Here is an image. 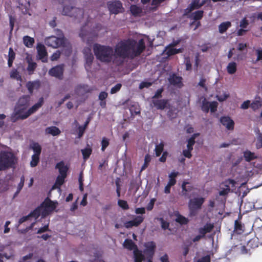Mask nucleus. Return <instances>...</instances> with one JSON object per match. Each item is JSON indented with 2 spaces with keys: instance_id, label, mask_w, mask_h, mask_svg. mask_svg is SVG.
Masks as SVG:
<instances>
[{
  "instance_id": "nucleus-1",
  "label": "nucleus",
  "mask_w": 262,
  "mask_h": 262,
  "mask_svg": "<svg viewBox=\"0 0 262 262\" xmlns=\"http://www.w3.org/2000/svg\"><path fill=\"white\" fill-rule=\"evenodd\" d=\"M146 48L144 39L137 41L132 38H128L120 41L115 47L116 56L123 59H133L139 56Z\"/></svg>"
},
{
  "instance_id": "nucleus-2",
  "label": "nucleus",
  "mask_w": 262,
  "mask_h": 262,
  "mask_svg": "<svg viewBox=\"0 0 262 262\" xmlns=\"http://www.w3.org/2000/svg\"><path fill=\"white\" fill-rule=\"evenodd\" d=\"M30 99L29 95H23L19 98L11 116V120L13 122L27 118H25V116L28 113V108L30 105Z\"/></svg>"
},
{
  "instance_id": "nucleus-3",
  "label": "nucleus",
  "mask_w": 262,
  "mask_h": 262,
  "mask_svg": "<svg viewBox=\"0 0 262 262\" xmlns=\"http://www.w3.org/2000/svg\"><path fill=\"white\" fill-rule=\"evenodd\" d=\"M93 51L97 59L103 62H111L113 56V49L108 46L95 43L93 46Z\"/></svg>"
},
{
  "instance_id": "nucleus-4",
  "label": "nucleus",
  "mask_w": 262,
  "mask_h": 262,
  "mask_svg": "<svg viewBox=\"0 0 262 262\" xmlns=\"http://www.w3.org/2000/svg\"><path fill=\"white\" fill-rule=\"evenodd\" d=\"M16 160L13 152L6 150L1 151L0 152V171H4L13 167Z\"/></svg>"
},
{
  "instance_id": "nucleus-5",
  "label": "nucleus",
  "mask_w": 262,
  "mask_h": 262,
  "mask_svg": "<svg viewBox=\"0 0 262 262\" xmlns=\"http://www.w3.org/2000/svg\"><path fill=\"white\" fill-rule=\"evenodd\" d=\"M67 1L68 2L70 6H64L62 14L77 19L82 18L84 15L83 10L74 6L75 5V0H65L63 3H66Z\"/></svg>"
},
{
  "instance_id": "nucleus-6",
  "label": "nucleus",
  "mask_w": 262,
  "mask_h": 262,
  "mask_svg": "<svg viewBox=\"0 0 262 262\" xmlns=\"http://www.w3.org/2000/svg\"><path fill=\"white\" fill-rule=\"evenodd\" d=\"M60 32L59 35H61L62 37H57L54 36H52L47 38L45 40L46 45L49 47L53 48H57L60 46H64L65 43V40L63 35V33L60 30H58Z\"/></svg>"
},
{
  "instance_id": "nucleus-7",
  "label": "nucleus",
  "mask_w": 262,
  "mask_h": 262,
  "mask_svg": "<svg viewBox=\"0 0 262 262\" xmlns=\"http://www.w3.org/2000/svg\"><path fill=\"white\" fill-rule=\"evenodd\" d=\"M204 202V199L202 197L190 199L188 204L190 215L192 216L196 215L197 211L201 208Z\"/></svg>"
},
{
  "instance_id": "nucleus-8",
  "label": "nucleus",
  "mask_w": 262,
  "mask_h": 262,
  "mask_svg": "<svg viewBox=\"0 0 262 262\" xmlns=\"http://www.w3.org/2000/svg\"><path fill=\"white\" fill-rule=\"evenodd\" d=\"M40 207L42 209L41 216L42 217H45L55 209L56 204L47 198L41 203Z\"/></svg>"
},
{
  "instance_id": "nucleus-9",
  "label": "nucleus",
  "mask_w": 262,
  "mask_h": 262,
  "mask_svg": "<svg viewBox=\"0 0 262 262\" xmlns=\"http://www.w3.org/2000/svg\"><path fill=\"white\" fill-rule=\"evenodd\" d=\"M108 10L111 14H118L124 11L122 3L119 0H114L107 2Z\"/></svg>"
},
{
  "instance_id": "nucleus-10",
  "label": "nucleus",
  "mask_w": 262,
  "mask_h": 262,
  "mask_svg": "<svg viewBox=\"0 0 262 262\" xmlns=\"http://www.w3.org/2000/svg\"><path fill=\"white\" fill-rule=\"evenodd\" d=\"M236 182L233 179H227L225 180L223 184L225 188H222L219 192V194L221 196H225L227 195L230 191V186L232 188L235 187Z\"/></svg>"
},
{
  "instance_id": "nucleus-11",
  "label": "nucleus",
  "mask_w": 262,
  "mask_h": 262,
  "mask_svg": "<svg viewBox=\"0 0 262 262\" xmlns=\"http://www.w3.org/2000/svg\"><path fill=\"white\" fill-rule=\"evenodd\" d=\"M63 65L60 64L53 67L49 71V74L59 79H62L63 76Z\"/></svg>"
},
{
  "instance_id": "nucleus-12",
  "label": "nucleus",
  "mask_w": 262,
  "mask_h": 262,
  "mask_svg": "<svg viewBox=\"0 0 262 262\" xmlns=\"http://www.w3.org/2000/svg\"><path fill=\"white\" fill-rule=\"evenodd\" d=\"M36 48L38 58L43 62H47V52L45 46L41 43H38Z\"/></svg>"
},
{
  "instance_id": "nucleus-13",
  "label": "nucleus",
  "mask_w": 262,
  "mask_h": 262,
  "mask_svg": "<svg viewBox=\"0 0 262 262\" xmlns=\"http://www.w3.org/2000/svg\"><path fill=\"white\" fill-rule=\"evenodd\" d=\"M144 247H145V249L144 252L145 255H146L148 257L152 258L156 247L155 243L152 241L147 242L145 243Z\"/></svg>"
},
{
  "instance_id": "nucleus-14",
  "label": "nucleus",
  "mask_w": 262,
  "mask_h": 262,
  "mask_svg": "<svg viewBox=\"0 0 262 262\" xmlns=\"http://www.w3.org/2000/svg\"><path fill=\"white\" fill-rule=\"evenodd\" d=\"M144 221V217L142 216H137L133 220L126 222L124 223V227L126 228H131L135 226L137 227L140 225Z\"/></svg>"
},
{
  "instance_id": "nucleus-15",
  "label": "nucleus",
  "mask_w": 262,
  "mask_h": 262,
  "mask_svg": "<svg viewBox=\"0 0 262 262\" xmlns=\"http://www.w3.org/2000/svg\"><path fill=\"white\" fill-rule=\"evenodd\" d=\"M44 103V99L43 97L39 99L38 101L34 104L32 107L28 109V113L25 116V118L29 117L31 115L35 113L40 107L42 106Z\"/></svg>"
},
{
  "instance_id": "nucleus-16",
  "label": "nucleus",
  "mask_w": 262,
  "mask_h": 262,
  "mask_svg": "<svg viewBox=\"0 0 262 262\" xmlns=\"http://www.w3.org/2000/svg\"><path fill=\"white\" fill-rule=\"evenodd\" d=\"M221 123L228 130H233L234 126V122L228 116L222 117L220 119Z\"/></svg>"
},
{
  "instance_id": "nucleus-17",
  "label": "nucleus",
  "mask_w": 262,
  "mask_h": 262,
  "mask_svg": "<svg viewBox=\"0 0 262 262\" xmlns=\"http://www.w3.org/2000/svg\"><path fill=\"white\" fill-rule=\"evenodd\" d=\"M83 53L85 60V67H90L94 60V56L91 52V49L90 48L85 49Z\"/></svg>"
},
{
  "instance_id": "nucleus-18",
  "label": "nucleus",
  "mask_w": 262,
  "mask_h": 262,
  "mask_svg": "<svg viewBox=\"0 0 262 262\" xmlns=\"http://www.w3.org/2000/svg\"><path fill=\"white\" fill-rule=\"evenodd\" d=\"M241 216H238V219L234 222V232L237 234H242L245 231V226L241 222Z\"/></svg>"
},
{
  "instance_id": "nucleus-19",
  "label": "nucleus",
  "mask_w": 262,
  "mask_h": 262,
  "mask_svg": "<svg viewBox=\"0 0 262 262\" xmlns=\"http://www.w3.org/2000/svg\"><path fill=\"white\" fill-rule=\"evenodd\" d=\"M152 103L157 109L162 110L166 107L168 100L167 99H153Z\"/></svg>"
},
{
  "instance_id": "nucleus-20",
  "label": "nucleus",
  "mask_w": 262,
  "mask_h": 262,
  "mask_svg": "<svg viewBox=\"0 0 262 262\" xmlns=\"http://www.w3.org/2000/svg\"><path fill=\"white\" fill-rule=\"evenodd\" d=\"M189 184L190 183L189 182L186 181H184L182 184V194L188 198L190 197L188 192H190L193 189V186Z\"/></svg>"
},
{
  "instance_id": "nucleus-21",
  "label": "nucleus",
  "mask_w": 262,
  "mask_h": 262,
  "mask_svg": "<svg viewBox=\"0 0 262 262\" xmlns=\"http://www.w3.org/2000/svg\"><path fill=\"white\" fill-rule=\"evenodd\" d=\"M55 168L58 169L60 176H63L64 177L67 176V172L69 169V167L67 165H66L63 161H60L57 163L55 166Z\"/></svg>"
},
{
  "instance_id": "nucleus-22",
  "label": "nucleus",
  "mask_w": 262,
  "mask_h": 262,
  "mask_svg": "<svg viewBox=\"0 0 262 262\" xmlns=\"http://www.w3.org/2000/svg\"><path fill=\"white\" fill-rule=\"evenodd\" d=\"M181 77L177 76L175 74H173L169 78L170 83L174 86L181 87L183 84Z\"/></svg>"
},
{
  "instance_id": "nucleus-23",
  "label": "nucleus",
  "mask_w": 262,
  "mask_h": 262,
  "mask_svg": "<svg viewBox=\"0 0 262 262\" xmlns=\"http://www.w3.org/2000/svg\"><path fill=\"white\" fill-rule=\"evenodd\" d=\"M213 227L214 226L212 224L207 223L203 227L199 229V232L204 237L206 234L210 232L212 230Z\"/></svg>"
},
{
  "instance_id": "nucleus-24",
  "label": "nucleus",
  "mask_w": 262,
  "mask_h": 262,
  "mask_svg": "<svg viewBox=\"0 0 262 262\" xmlns=\"http://www.w3.org/2000/svg\"><path fill=\"white\" fill-rule=\"evenodd\" d=\"M243 157L245 160L248 162L257 158L254 152H251L249 150H246L243 152Z\"/></svg>"
},
{
  "instance_id": "nucleus-25",
  "label": "nucleus",
  "mask_w": 262,
  "mask_h": 262,
  "mask_svg": "<svg viewBox=\"0 0 262 262\" xmlns=\"http://www.w3.org/2000/svg\"><path fill=\"white\" fill-rule=\"evenodd\" d=\"M174 215L176 216L175 221L177 223H178L181 225H187L188 223V219L180 214L179 212H176Z\"/></svg>"
},
{
  "instance_id": "nucleus-26",
  "label": "nucleus",
  "mask_w": 262,
  "mask_h": 262,
  "mask_svg": "<svg viewBox=\"0 0 262 262\" xmlns=\"http://www.w3.org/2000/svg\"><path fill=\"white\" fill-rule=\"evenodd\" d=\"M204 12L203 10H197L191 13L188 18L193 19L194 21L201 20L204 15Z\"/></svg>"
},
{
  "instance_id": "nucleus-27",
  "label": "nucleus",
  "mask_w": 262,
  "mask_h": 262,
  "mask_svg": "<svg viewBox=\"0 0 262 262\" xmlns=\"http://www.w3.org/2000/svg\"><path fill=\"white\" fill-rule=\"evenodd\" d=\"M67 177L58 175L56 178L55 182L52 186V189H60V187L65 182V179Z\"/></svg>"
},
{
  "instance_id": "nucleus-28",
  "label": "nucleus",
  "mask_w": 262,
  "mask_h": 262,
  "mask_svg": "<svg viewBox=\"0 0 262 262\" xmlns=\"http://www.w3.org/2000/svg\"><path fill=\"white\" fill-rule=\"evenodd\" d=\"M27 88L30 94H32L34 89H37L40 86L39 81H29L27 83Z\"/></svg>"
},
{
  "instance_id": "nucleus-29",
  "label": "nucleus",
  "mask_w": 262,
  "mask_h": 262,
  "mask_svg": "<svg viewBox=\"0 0 262 262\" xmlns=\"http://www.w3.org/2000/svg\"><path fill=\"white\" fill-rule=\"evenodd\" d=\"M123 246L124 248L129 250H136L138 249L137 245L130 239H125L123 243Z\"/></svg>"
},
{
  "instance_id": "nucleus-30",
  "label": "nucleus",
  "mask_w": 262,
  "mask_h": 262,
  "mask_svg": "<svg viewBox=\"0 0 262 262\" xmlns=\"http://www.w3.org/2000/svg\"><path fill=\"white\" fill-rule=\"evenodd\" d=\"M134 262H142L145 259L144 255L141 251L137 249L134 250Z\"/></svg>"
},
{
  "instance_id": "nucleus-31",
  "label": "nucleus",
  "mask_w": 262,
  "mask_h": 262,
  "mask_svg": "<svg viewBox=\"0 0 262 262\" xmlns=\"http://www.w3.org/2000/svg\"><path fill=\"white\" fill-rule=\"evenodd\" d=\"M46 133L53 136H57L61 133L60 129L56 126L48 127L46 129Z\"/></svg>"
},
{
  "instance_id": "nucleus-32",
  "label": "nucleus",
  "mask_w": 262,
  "mask_h": 262,
  "mask_svg": "<svg viewBox=\"0 0 262 262\" xmlns=\"http://www.w3.org/2000/svg\"><path fill=\"white\" fill-rule=\"evenodd\" d=\"M231 26V23L230 21L222 23L219 26V30L220 33H224L227 29Z\"/></svg>"
},
{
  "instance_id": "nucleus-33",
  "label": "nucleus",
  "mask_w": 262,
  "mask_h": 262,
  "mask_svg": "<svg viewBox=\"0 0 262 262\" xmlns=\"http://www.w3.org/2000/svg\"><path fill=\"white\" fill-rule=\"evenodd\" d=\"M30 148L33 150L34 155L40 156L41 152V147L37 142H33L30 145Z\"/></svg>"
},
{
  "instance_id": "nucleus-34",
  "label": "nucleus",
  "mask_w": 262,
  "mask_h": 262,
  "mask_svg": "<svg viewBox=\"0 0 262 262\" xmlns=\"http://www.w3.org/2000/svg\"><path fill=\"white\" fill-rule=\"evenodd\" d=\"M130 11L133 15L137 16L142 12V9L136 5H132L130 7Z\"/></svg>"
},
{
  "instance_id": "nucleus-35",
  "label": "nucleus",
  "mask_w": 262,
  "mask_h": 262,
  "mask_svg": "<svg viewBox=\"0 0 262 262\" xmlns=\"http://www.w3.org/2000/svg\"><path fill=\"white\" fill-rule=\"evenodd\" d=\"M227 72L229 74H233L237 71V64L235 62H230L227 67Z\"/></svg>"
},
{
  "instance_id": "nucleus-36",
  "label": "nucleus",
  "mask_w": 262,
  "mask_h": 262,
  "mask_svg": "<svg viewBox=\"0 0 262 262\" xmlns=\"http://www.w3.org/2000/svg\"><path fill=\"white\" fill-rule=\"evenodd\" d=\"M41 211L42 209L41 207L39 206L31 211L29 214L30 218L37 219L40 215H41Z\"/></svg>"
},
{
  "instance_id": "nucleus-37",
  "label": "nucleus",
  "mask_w": 262,
  "mask_h": 262,
  "mask_svg": "<svg viewBox=\"0 0 262 262\" xmlns=\"http://www.w3.org/2000/svg\"><path fill=\"white\" fill-rule=\"evenodd\" d=\"M24 45L28 48H31L34 43V39L29 36H25L23 37Z\"/></svg>"
},
{
  "instance_id": "nucleus-38",
  "label": "nucleus",
  "mask_w": 262,
  "mask_h": 262,
  "mask_svg": "<svg viewBox=\"0 0 262 262\" xmlns=\"http://www.w3.org/2000/svg\"><path fill=\"white\" fill-rule=\"evenodd\" d=\"M81 152L82 153L83 158L84 160L85 161L86 160H88L90 158L91 155L92 154V149L91 147H88L84 149H81Z\"/></svg>"
},
{
  "instance_id": "nucleus-39",
  "label": "nucleus",
  "mask_w": 262,
  "mask_h": 262,
  "mask_svg": "<svg viewBox=\"0 0 262 262\" xmlns=\"http://www.w3.org/2000/svg\"><path fill=\"white\" fill-rule=\"evenodd\" d=\"M80 90H82L85 93H90L93 91V89L89 88L87 85L85 84H79L75 88V92L78 93Z\"/></svg>"
},
{
  "instance_id": "nucleus-40",
  "label": "nucleus",
  "mask_w": 262,
  "mask_h": 262,
  "mask_svg": "<svg viewBox=\"0 0 262 262\" xmlns=\"http://www.w3.org/2000/svg\"><path fill=\"white\" fill-rule=\"evenodd\" d=\"M164 143L161 142L159 144H157L155 147V151L156 157H159L163 151Z\"/></svg>"
},
{
  "instance_id": "nucleus-41",
  "label": "nucleus",
  "mask_w": 262,
  "mask_h": 262,
  "mask_svg": "<svg viewBox=\"0 0 262 262\" xmlns=\"http://www.w3.org/2000/svg\"><path fill=\"white\" fill-rule=\"evenodd\" d=\"M203 5L204 3H200V0H192L189 6L193 10H194L195 9H199Z\"/></svg>"
},
{
  "instance_id": "nucleus-42",
  "label": "nucleus",
  "mask_w": 262,
  "mask_h": 262,
  "mask_svg": "<svg viewBox=\"0 0 262 262\" xmlns=\"http://www.w3.org/2000/svg\"><path fill=\"white\" fill-rule=\"evenodd\" d=\"M28 66L27 68V70L28 72L29 75H32L35 70L36 68L37 64L35 62H31L30 60L28 61Z\"/></svg>"
},
{
  "instance_id": "nucleus-43",
  "label": "nucleus",
  "mask_w": 262,
  "mask_h": 262,
  "mask_svg": "<svg viewBox=\"0 0 262 262\" xmlns=\"http://www.w3.org/2000/svg\"><path fill=\"white\" fill-rule=\"evenodd\" d=\"M247 247L251 249H254L258 247V238H252L250 239L247 244Z\"/></svg>"
},
{
  "instance_id": "nucleus-44",
  "label": "nucleus",
  "mask_w": 262,
  "mask_h": 262,
  "mask_svg": "<svg viewBox=\"0 0 262 262\" xmlns=\"http://www.w3.org/2000/svg\"><path fill=\"white\" fill-rule=\"evenodd\" d=\"M39 159H40V156L33 154L32 156L31 161L30 162L31 167H36L38 165V164L39 162Z\"/></svg>"
},
{
  "instance_id": "nucleus-45",
  "label": "nucleus",
  "mask_w": 262,
  "mask_h": 262,
  "mask_svg": "<svg viewBox=\"0 0 262 262\" xmlns=\"http://www.w3.org/2000/svg\"><path fill=\"white\" fill-rule=\"evenodd\" d=\"M198 134H194L188 140L187 147L188 149L192 150L193 146L195 144V139Z\"/></svg>"
},
{
  "instance_id": "nucleus-46",
  "label": "nucleus",
  "mask_w": 262,
  "mask_h": 262,
  "mask_svg": "<svg viewBox=\"0 0 262 262\" xmlns=\"http://www.w3.org/2000/svg\"><path fill=\"white\" fill-rule=\"evenodd\" d=\"M209 105L210 102L207 101V100L205 98L202 101L201 106L202 110L206 113H208L209 111Z\"/></svg>"
},
{
  "instance_id": "nucleus-47",
  "label": "nucleus",
  "mask_w": 262,
  "mask_h": 262,
  "mask_svg": "<svg viewBox=\"0 0 262 262\" xmlns=\"http://www.w3.org/2000/svg\"><path fill=\"white\" fill-rule=\"evenodd\" d=\"M151 160L150 156L148 154L145 155L144 158V162L143 165L142 166L141 170L143 171L148 166V164Z\"/></svg>"
},
{
  "instance_id": "nucleus-48",
  "label": "nucleus",
  "mask_w": 262,
  "mask_h": 262,
  "mask_svg": "<svg viewBox=\"0 0 262 262\" xmlns=\"http://www.w3.org/2000/svg\"><path fill=\"white\" fill-rule=\"evenodd\" d=\"M110 142L109 140L106 138L103 137L101 140V150L102 151H105L106 147L109 145Z\"/></svg>"
},
{
  "instance_id": "nucleus-49",
  "label": "nucleus",
  "mask_w": 262,
  "mask_h": 262,
  "mask_svg": "<svg viewBox=\"0 0 262 262\" xmlns=\"http://www.w3.org/2000/svg\"><path fill=\"white\" fill-rule=\"evenodd\" d=\"M118 204L120 207L124 210H127L129 209V206L126 201L119 200L118 201Z\"/></svg>"
},
{
  "instance_id": "nucleus-50",
  "label": "nucleus",
  "mask_w": 262,
  "mask_h": 262,
  "mask_svg": "<svg viewBox=\"0 0 262 262\" xmlns=\"http://www.w3.org/2000/svg\"><path fill=\"white\" fill-rule=\"evenodd\" d=\"M262 106L261 102L258 100L254 101L250 104L251 107L254 110H257Z\"/></svg>"
},
{
  "instance_id": "nucleus-51",
  "label": "nucleus",
  "mask_w": 262,
  "mask_h": 262,
  "mask_svg": "<svg viewBox=\"0 0 262 262\" xmlns=\"http://www.w3.org/2000/svg\"><path fill=\"white\" fill-rule=\"evenodd\" d=\"M218 103L216 101H212L210 102L209 110L211 113H214L217 111Z\"/></svg>"
},
{
  "instance_id": "nucleus-52",
  "label": "nucleus",
  "mask_w": 262,
  "mask_h": 262,
  "mask_svg": "<svg viewBox=\"0 0 262 262\" xmlns=\"http://www.w3.org/2000/svg\"><path fill=\"white\" fill-rule=\"evenodd\" d=\"M163 92V89L160 88L157 90L154 96L152 97V99L156 100L162 97V93Z\"/></svg>"
},
{
  "instance_id": "nucleus-53",
  "label": "nucleus",
  "mask_w": 262,
  "mask_h": 262,
  "mask_svg": "<svg viewBox=\"0 0 262 262\" xmlns=\"http://www.w3.org/2000/svg\"><path fill=\"white\" fill-rule=\"evenodd\" d=\"M50 231L49 228V224L45 225L43 227L40 228L37 231V234H41L47 231Z\"/></svg>"
},
{
  "instance_id": "nucleus-54",
  "label": "nucleus",
  "mask_w": 262,
  "mask_h": 262,
  "mask_svg": "<svg viewBox=\"0 0 262 262\" xmlns=\"http://www.w3.org/2000/svg\"><path fill=\"white\" fill-rule=\"evenodd\" d=\"M122 86V84L120 83H117L114 86H113L111 90V93L112 94H115L118 92Z\"/></svg>"
},
{
  "instance_id": "nucleus-55",
  "label": "nucleus",
  "mask_w": 262,
  "mask_h": 262,
  "mask_svg": "<svg viewBox=\"0 0 262 262\" xmlns=\"http://www.w3.org/2000/svg\"><path fill=\"white\" fill-rule=\"evenodd\" d=\"M152 85V83L150 82L142 81L139 85V89H143L144 88H148Z\"/></svg>"
},
{
  "instance_id": "nucleus-56",
  "label": "nucleus",
  "mask_w": 262,
  "mask_h": 262,
  "mask_svg": "<svg viewBox=\"0 0 262 262\" xmlns=\"http://www.w3.org/2000/svg\"><path fill=\"white\" fill-rule=\"evenodd\" d=\"M229 97V94L224 93L223 95L217 96V100L220 102L226 100Z\"/></svg>"
},
{
  "instance_id": "nucleus-57",
  "label": "nucleus",
  "mask_w": 262,
  "mask_h": 262,
  "mask_svg": "<svg viewBox=\"0 0 262 262\" xmlns=\"http://www.w3.org/2000/svg\"><path fill=\"white\" fill-rule=\"evenodd\" d=\"M60 56V52L59 51H57L54 53L51 56V60L52 61H55L58 60Z\"/></svg>"
},
{
  "instance_id": "nucleus-58",
  "label": "nucleus",
  "mask_w": 262,
  "mask_h": 262,
  "mask_svg": "<svg viewBox=\"0 0 262 262\" xmlns=\"http://www.w3.org/2000/svg\"><path fill=\"white\" fill-rule=\"evenodd\" d=\"M15 58V53L12 48L9 49L8 59L14 60Z\"/></svg>"
},
{
  "instance_id": "nucleus-59",
  "label": "nucleus",
  "mask_w": 262,
  "mask_h": 262,
  "mask_svg": "<svg viewBox=\"0 0 262 262\" xmlns=\"http://www.w3.org/2000/svg\"><path fill=\"white\" fill-rule=\"evenodd\" d=\"M10 77L13 78H15L17 80L20 79L21 78L20 76L19 75L18 72L16 70H13L11 73Z\"/></svg>"
},
{
  "instance_id": "nucleus-60",
  "label": "nucleus",
  "mask_w": 262,
  "mask_h": 262,
  "mask_svg": "<svg viewBox=\"0 0 262 262\" xmlns=\"http://www.w3.org/2000/svg\"><path fill=\"white\" fill-rule=\"evenodd\" d=\"M177 54V52L176 51V48H169L167 49L166 54L168 56H170Z\"/></svg>"
},
{
  "instance_id": "nucleus-61",
  "label": "nucleus",
  "mask_w": 262,
  "mask_h": 262,
  "mask_svg": "<svg viewBox=\"0 0 262 262\" xmlns=\"http://www.w3.org/2000/svg\"><path fill=\"white\" fill-rule=\"evenodd\" d=\"M192 150H191V149H189L188 148L187 149H184L183 151V154L186 158H191L192 157V155H191Z\"/></svg>"
},
{
  "instance_id": "nucleus-62",
  "label": "nucleus",
  "mask_w": 262,
  "mask_h": 262,
  "mask_svg": "<svg viewBox=\"0 0 262 262\" xmlns=\"http://www.w3.org/2000/svg\"><path fill=\"white\" fill-rule=\"evenodd\" d=\"M197 262H210V256L209 255L203 256L199 259Z\"/></svg>"
},
{
  "instance_id": "nucleus-63",
  "label": "nucleus",
  "mask_w": 262,
  "mask_h": 262,
  "mask_svg": "<svg viewBox=\"0 0 262 262\" xmlns=\"http://www.w3.org/2000/svg\"><path fill=\"white\" fill-rule=\"evenodd\" d=\"M108 96V94L104 91L101 92L99 95V99L100 101L104 100Z\"/></svg>"
},
{
  "instance_id": "nucleus-64",
  "label": "nucleus",
  "mask_w": 262,
  "mask_h": 262,
  "mask_svg": "<svg viewBox=\"0 0 262 262\" xmlns=\"http://www.w3.org/2000/svg\"><path fill=\"white\" fill-rule=\"evenodd\" d=\"M256 147L257 149L262 148V136H260L258 138L256 144Z\"/></svg>"
}]
</instances>
